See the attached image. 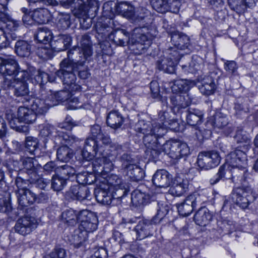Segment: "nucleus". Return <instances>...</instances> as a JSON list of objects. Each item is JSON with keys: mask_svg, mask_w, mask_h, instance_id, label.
<instances>
[{"mask_svg": "<svg viewBox=\"0 0 258 258\" xmlns=\"http://www.w3.org/2000/svg\"><path fill=\"white\" fill-rule=\"evenodd\" d=\"M148 200V196L139 190H135L132 193V202L136 206H140L146 204Z\"/></svg>", "mask_w": 258, "mask_h": 258, "instance_id": "43", "label": "nucleus"}, {"mask_svg": "<svg viewBox=\"0 0 258 258\" xmlns=\"http://www.w3.org/2000/svg\"><path fill=\"white\" fill-rule=\"evenodd\" d=\"M30 75L27 71H19L17 65V97L24 96V98H20L17 99V103H24V101H28L27 96L29 93L28 83L27 81L30 79Z\"/></svg>", "mask_w": 258, "mask_h": 258, "instance_id": "13", "label": "nucleus"}, {"mask_svg": "<svg viewBox=\"0 0 258 258\" xmlns=\"http://www.w3.org/2000/svg\"><path fill=\"white\" fill-rule=\"evenodd\" d=\"M171 175L165 170H158L152 178L153 184L157 187L165 188L169 186L172 181Z\"/></svg>", "mask_w": 258, "mask_h": 258, "instance_id": "22", "label": "nucleus"}, {"mask_svg": "<svg viewBox=\"0 0 258 258\" xmlns=\"http://www.w3.org/2000/svg\"><path fill=\"white\" fill-rule=\"evenodd\" d=\"M92 54V49L88 35L82 36L80 46H74L68 52V58L63 59L59 63V69L56 71V75L64 84L68 85L72 90L80 88V85L76 83L77 78L74 70L75 66L84 62Z\"/></svg>", "mask_w": 258, "mask_h": 258, "instance_id": "1", "label": "nucleus"}, {"mask_svg": "<svg viewBox=\"0 0 258 258\" xmlns=\"http://www.w3.org/2000/svg\"><path fill=\"white\" fill-rule=\"evenodd\" d=\"M226 161L232 167L244 168L246 165V155L242 151L236 149L227 156Z\"/></svg>", "mask_w": 258, "mask_h": 258, "instance_id": "16", "label": "nucleus"}, {"mask_svg": "<svg viewBox=\"0 0 258 258\" xmlns=\"http://www.w3.org/2000/svg\"><path fill=\"white\" fill-rule=\"evenodd\" d=\"M17 119L20 122L31 123L35 120L36 115L27 106L20 105L17 110Z\"/></svg>", "mask_w": 258, "mask_h": 258, "instance_id": "28", "label": "nucleus"}, {"mask_svg": "<svg viewBox=\"0 0 258 258\" xmlns=\"http://www.w3.org/2000/svg\"><path fill=\"white\" fill-rule=\"evenodd\" d=\"M116 10L123 17L129 19L131 17H132L133 12L135 9L126 2H120L117 6Z\"/></svg>", "mask_w": 258, "mask_h": 258, "instance_id": "46", "label": "nucleus"}, {"mask_svg": "<svg viewBox=\"0 0 258 258\" xmlns=\"http://www.w3.org/2000/svg\"><path fill=\"white\" fill-rule=\"evenodd\" d=\"M213 215L205 207L200 208L194 216V220L197 224L205 226L212 219Z\"/></svg>", "mask_w": 258, "mask_h": 258, "instance_id": "27", "label": "nucleus"}, {"mask_svg": "<svg viewBox=\"0 0 258 258\" xmlns=\"http://www.w3.org/2000/svg\"><path fill=\"white\" fill-rule=\"evenodd\" d=\"M220 159L219 153L216 151L202 152L199 153L197 163L200 168L208 170L218 166Z\"/></svg>", "mask_w": 258, "mask_h": 258, "instance_id": "10", "label": "nucleus"}, {"mask_svg": "<svg viewBox=\"0 0 258 258\" xmlns=\"http://www.w3.org/2000/svg\"><path fill=\"white\" fill-rule=\"evenodd\" d=\"M26 211L27 215L17 220V232L23 235L29 233L37 225L35 210L32 208H28Z\"/></svg>", "mask_w": 258, "mask_h": 258, "instance_id": "9", "label": "nucleus"}, {"mask_svg": "<svg viewBox=\"0 0 258 258\" xmlns=\"http://www.w3.org/2000/svg\"><path fill=\"white\" fill-rule=\"evenodd\" d=\"M168 209L166 206H161L157 210L156 215L152 219L154 224L159 223L167 214Z\"/></svg>", "mask_w": 258, "mask_h": 258, "instance_id": "58", "label": "nucleus"}, {"mask_svg": "<svg viewBox=\"0 0 258 258\" xmlns=\"http://www.w3.org/2000/svg\"><path fill=\"white\" fill-rule=\"evenodd\" d=\"M207 197L202 192H195L187 196L184 201L177 204L179 214L183 217L189 216L197 206L206 202Z\"/></svg>", "mask_w": 258, "mask_h": 258, "instance_id": "4", "label": "nucleus"}, {"mask_svg": "<svg viewBox=\"0 0 258 258\" xmlns=\"http://www.w3.org/2000/svg\"><path fill=\"white\" fill-rule=\"evenodd\" d=\"M74 71H78V76L82 79H86L89 77L90 74L89 73L88 68L84 67V63L81 65L79 64L75 66Z\"/></svg>", "mask_w": 258, "mask_h": 258, "instance_id": "61", "label": "nucleus"}, {"mask_svg": "<svg viewBox=\"0 0 258 258\" xmlns=\"http://www.w3.org/2000/svg\"><path fill=\"white\" fill-rule=\"evenodd\" d=\"M67 101V108L69 109H78L81 108L82 106V104L79 101V98L73 97L71 95H70V97Z\"/></svg>", "mask_w": 258, "mask_h": 258, "instance_id": "62", "label": "nucleus"}, {"mask_svg": "<svg viewBox=\"0 0 258 258\" xmlns=\"http://www.w3.org/2000/svg\"><path fill=\"white\" fill-rule=\"evenodd\" d=\"M179 186H185V188L188 189L189 181L185 174H178L175 177L174 183Z\"/></svg>", "mask_w": 258, "mask_h": 258, "instance_id": "60", "label": "nucleus"}, {"mask_svg": "<svg viewBox=\"0 0 258 258\" xmlns=\"http://www.w3.org/2000/svg\"><path fill=\"white\" fill-rule=\"evenodd\" d=\"M36 160L34 158L23 157L19 162V172L17 176V184L23 181H26V178L35 179V174L38 172V166L35 163Z\"/></svg>", "mask_w": 258, "mask_h": 258, "instance_id": "6", "label": "nucleus"}, {"mask_svg": "<svg viewBox=\"0 0 258 258\" xmlns=\"http://www.w3.org/2000/svg\"><path fill=\"white\" fill-rule=\"evenodd\" d=\"M2 73L8 76L13 75V78L16 76L14 74L16 71V61L12 59H4L3 64L0 67Z\"/></svg>", "mask_w": 258, "mask_h": 258, "instance_id": "39", "label": "nucleus"}, {"mask_svg": "<svg viewBox=\"0 0 258 258\" xmlns=\"http://www.w3.org/2000/svg\"><path fill=\"white\" fill-rule=\"evenodd\" d=\"M157 61L156 67L160 71L169 74L175 72V64L178 60L179 54L175 48H170L164 52Z\"/></svg>", "mask_w": 258, "mask_h": 258, "instance_id": "7", "label": "nucleus"}, {"mask_svg": "<svg viewBox=\"0 0 258 258\" xmlns=\"http://www.w3.org/2000/svg\"><path fill=\"white\" fill-rule=\"evenodd\" d=\"M119 160L121 163V170L122 171H123L124 169H127L129 166L135 163V160L130 154L126 153L123 154L120 156Z\"/></svg>", "mask_w": 258, "mask_h": 258, "instance_id": "53", "label": "nucleus"}, {"mask_svg": "<svg viewBox=\"0 0 258 258\" xmlns=\"http://www.w3.org/2000/svg\"><path fill=\"white\" fill-rule=\"evenodd\" d=\"M37 54L40 58L46 60L52 57L53 51L50 48L41 47L38 48Z\"/></svg>", "mask_w": 258, "mask_h": 258, "instance_id": "57", "label": "nucleus"}, {"mask_svg": "<svg viewBox=\"0 0 258 258\" xmlns=\"http://www.w3.org/2000/svg\"><path fill=\"white\" fill-rule=\"evenodd\" d=\"M37 200L36 195L27 188H22L17 190V200L22 207H27Z\"/></svg>", "mask_w": 258, "mask_h": 258, "instance_id": "23", "label": "nucleus"}, {"mask_svg": "<svg viewBox=\"0 0 258 258\" xmlns=\"http://www.w3.org/2000/svg\"><path fill=\"white\" fill-rule=\"evenodd\" d=\"M30 46L25 41H17V55L21 57H26L30 54Z\"/></svg>", "mask_w": 258, "mask_h": 258, "instance_id": "50", "label": "nucleus"}, {"mask_svg": "<svg viewBox=\"0 0 258 258\" xmlns=\"http://www.w3.org/2000/svg\"><path fill=\"white\" fill-rule=\"evenodd\" d=\"M50 101L48 97L45 100L40 98L33 99L31 101V104L32 112L35 113L36 116L44 114L49 107L56 105L54 100H52V102Z\"/></svg>", "mask_w": 258, "mask_h": 258, "instance_id": "18", "label": "nucleus"}, {"mask_svg": "<svg viewBox=\"0 0 258 258\" xmlns=\"http://www.w3.org/2000/svg\"><path fill=\"white\" fill-rule=\"evenodd\" d=\"M234 139L237 143H248L249 139L245 132L241 129H238L236 131V134L234 136Z\"/></svg>", "mask_w": 258, "mask_h": 258, "instance_id": "63", "label": "nucleus"}, {"mask_svg": "<svg viewBox=\"0 0 258 258\" xmlns=\"http://www.w3.org/2000/svg\"><path fill=\"white\" fill-rule=\"evenodd\" d=\"M153 8L157 12L164 13L168 11V0H151Z\"/></svg>", "mask_w": 258, "mask_h": 258, "instance_id": "49", "label": "nucleus"}, {"mask_svg": "<svg viewBox=\"0 0 258 258\" xmlns=\"http://www.w3.org/2000/svg\"><path fill=\"white\" fill-rule=\"evenodd\" d=\"M75 169L68 165H64L59 166L57 170V173H59L62 177L66 178V180L71 176L75 175Z\"/></svg>", "mask_w": 258, "mask_h": 258, "instance_id": "51", "label": "nucleus"}, {"mask_svg": "<svg viewBox=\"0 0 258 258\" xmlns=\"http://www.w3.org/2000/svg\"><path fill=\"white\" fill-rule=\"evenodd\" d=\"M123 173L133 180H140L144 176L143 170L136 163L122 171Z\"/></svg>", "mask_w": 258, "mask_h": 258, "instance_id": "36", "label": "nucleus"}, {"mask_svg": "<svg viewBox=\"0 0 258 258\" xmlns=\"http://www.w3.org/2000/svg\"><path fill=\"white\" fill-rule=\"evenodd\" d=\"M89 195L90 192L88 187L75 184L72 185L69 190L67 191L66 197L69 200L83 201L87 199Z\"/></svg>", "mask_w": 258, "mask_h": 258, "instance_id": "19", "label": "nucleus"}, {"mask_svg": "<svg viewBox=\"0 0 258 258\" xmlns=\"http://www.w3.org/2000/svg\"><path fill=\"white\" fill-rule=\"evenodd\" d=\"M166 134L165 127H161L159 125L155 132H152L144 136L143 142L145 145L148 148L156 147L159 145L158 139L162 137Z\"/></svg>", "mask_w": 258, "mask_h": 258, "instance_id": "20", "label": "nucleus"}, {"mask_svg": "<svg viewBox=\"0 0 258 258\" xmlns=\"http://www.w3.org/2000/svg\"><path fill=\"white\" fill-rule=\"evenodd\" d=\"M87 237V232L84 231L78 227L74 231L70 240L72 244H73L75 247L78 248L86 241Z\"/></svg>", "mask_w": 258, "mask_h": 258, "instance_id": "35", "label": "nucleus"}, {"mask_svg": "<svg viewBox=\"0 0 258 258\" xmlns=\"http://www.w3.org/2000/svg\"><path fill=\"white\" fill-rule=\"evenodd\" d=\"M170 102L172 105L173 111L175 113L180 112L181 109L186 108L190 104L188 96L181 94L171 96Z\"/></svg>", "mask_w": 258, "mask_h": 258, "instance_id": "24", "label": "nucleus"}, {"mask_svg": "<svg viewBox=\"0 0 258 258\" xmlns=\"http://www.w3.org/2000/svg\"><path fill=\"white\" fill-rule=\"evenodd\" d=\"M72 38L68 35H59L57 39L54 41L55 48L57 51H62L67 49L70 45Z\"/></svg>", "mask_w": 258, "mask_h": 258, "instance_id": "42", "label": "nucleus"}, {"mask_svg": "<svg viewBox=\"0 0 258 258\" xmlns=\"http://www.w3.org/2000/svg\"><path fill=\"white\" fill-rule=\"evenodd\" d=\"M147 11L144 8H140L137 11L133 12V16L130 18L129 20L133 22L138 23L144 19L146 16Z\"/></svg>", "mask_w": 258, "mask_h": 258, "instance_id": "55", "label": "nucleus"}, {"mask_svg": "<svg viewBox=\"0 0 258 258\" xmlns=\"http://www.w3.org/2000/svg\"><path fill=\"white\" fill-rule=\"evenodd\" d=\"M152 220L142 219L139 221L135 229L139 240L151 236L155 231Z\"/></svg>", "mask_w": 258, "mask_h": 258, "instance_id": "15", "label": "nucleus"}, {"mask_svg": "<svg viewBox=\"0 0 258 258\" xmlns=\"http://www.w3.org/2000/svg\"><path fill=\"white\" fill-rule=\"evenodd\" d=\"M63 85L65 86V88L67 90H61L58 92H54L53 94H51L49 97V100L50 102H52V100H54L56 102V105H57L59 101H65L69 100L70 97L71 92H75L80 90L81 87L80 86V88L77 90H72L71 87H70L67 84H64L62 82Z\"/></svg>", "mask_w": 258, "mask_h": 258, "instance_id": "31", "label": "nucleus"}, {"mask_svg": "<svg viewBox=\"0 0 258 258\" xmlns=\"http://www.w3.org/2000/svg\"><path fill=\"white\" fill-rule=\"evenodd\" d=\"M160 125L159 122L151 123L150 121H146L144 120H140L135 125V130L136 132L141 133L144 136L152 132H155L156 127Z\"/></svg>", "mask_w": 258, "mask_h": 258, "instance_id": "33", "label": "nucleus"}, {"mask_svg": "<svg viewBox=\"0 0 258 258\" xmlns=\"http://www.w3.org/2000/svg\"><path fill=\"white\" fill-rule=\"evenodd\" d=\"M152 39V36L147 27H137L134 29L128 44L135 53L142 54L151 45Z\"/></svg>", "mask_w": 258, "mask_h": 258, "instance_id": "3", "label": "nucleus"}, {"mask_svg": "<svg viewBox=\"0 0 258 258\" xmlns=\"http://www.w3.org/2000/svg\"><path fill=\"white\" fill-rule=\"evenodd\" d=\"M108 39L117 46H123L128 44L130 34L125 30L121 29L113 31L108 35Z\"/></svg>", "mask_w": 258, "mask_h": 258, "instance_id": "26", "label": "nucleus"}, {"mask_svg": "<svg viewBox=\"0 0 258 258\" xmlns=\"http://www.w3.org/2000/svg\"><path fill=\"white\" fill-rule=\"evenodd\" d=\"M124 122V118L121 114L117 110L109 112L106 118L108 126L113 129L119 128Z\"/></svg>", "mask_w": 258, "mask_h": 258, "instance_id": "29", "label": "nucleus"}, {"mask_svg": "<svg viewBox=\"0 0 258 258\" xmlns=\"http://www.w3.org/2000/svg\"><path fill=\"white\" fill-rule=\"evenodd\" d=\"M224 69L229 74L236 75L237 73L238 66L234 61L226 60L224 62Z\"/></svg>", "mask_w": 258, "mask_h": 258, "instance_id": "59", "label": "nucleus"}, {"mask_svg": "<svg viewBox=\"0 0 258 258\" xmlns=\"http://www.w3.org/2000/svg\"><path fill=\"white\" fill-rule=\"evenodd\" d=\"M112 144L110 137L103 133L97 140L88 138L85 141L82 156L85 160L90 161L95 156L100 157V155H106L107 148H110Z\"/></svg>", "mask_w": 258, "mask_h": 258, "instance_id": "2", "label": "nucleus"}, {"mask_svg": "<svg viewBox=\"0 0 258 258\" xmlns=\"http://www.w3.org/2000/svg\"><path fill=\"white\" fill-rule=\"evenodd\" d=\"M36 176L35 179L33 178H26V181H29L31 183H35L41 189H44L49 183L50 180L41 177L38 174V172L35 175Z\"/></svg>", "mask_w": 258, "mask_h": 258, "instance_id": "54", "label": "nucleus"}, {"mask_svg": "<svg viewBox=\"0 0 258 258\" xmlns=\"http://www.w3.org/2000/svg\"><path fill=\"white\" fill-rule=\"evenodd\" d=\"M228 4L231 9L237 13H243L245 10L244 0H228Z\"/></svg>", "mask_w": 258, "mask_h": 258, "instance_id": "52", "label": "nucleus"}, {"mask_svg": "<svg viewBox=\"0 0 258 258\" xmlns=\"http://www.w3.org/2000/svg\"><path fill=\"white\" fill-rule=\"evenodd\" d=\"M203 114L201 111L196 109H190L187 110L186 115L187 123L194 126L201 122Z\"/></svg>", "mask_w": 258, "mask_h": 258, "instance_id": "40", "label": "nucleus"}, {"mask_svg": "<svg viewBox=\"0 0 258 258\" xmlns=\"http://www.w3.org/2000/svg\"><path fill=\"white\" fill-rule=\"evenodd\" d=\"M70 16L68 14H61L59 15L57 26L62 30L68 28L71 25Z\"/></svg>", "mask_w": 258, "mask_h": 258, "instance_id": "56", "label": "nucleus"}, {"mask_svg": "<svg viewBox=\"0 0 258 258\" xmlns=\"http://www.w3.org/2000/svg\"><path fill=\"white\" fill-rule=\"evenodd\" d=\"M188 189L183 187L179 186L173 183V185L170 187L169 192V193L174 196H181L186 192Z\"/></svg>", "mask_w": 258, "mask_h": 258, "instance_id": "64", "label": "nucleus"}, {"mask_svg": "<svg viewBox=\"0 0 258 258\" xmlns=\"http://www.w3.org/2000/svg\"><path fill=\"white\" fill-rule=\"evenodd\" d=\"M200 91L204 95L213 94L216 90V85L214 80L210 77L204 78L198 85Z\"/></svg>", "mask_w": 258, "mask_h": 258, "instance_id": "30", "label": "nucleus"}, {"mask_svg": "<svg viewBox=\"0 0 258 258\" xmlns=\"http://www.w3.org/2000/svg\"><path fill=\"white\" fill-rule=\"evenodd\" d=\"M35 39L39 42L46 43L52 39L51 32L46 27H41L38 29L35 35Z\"/></svg>", "mask_w": 258, "mask_h": 258, "instance_id": "44", "label": "nucleus"}, {"mask_svg": "<svg viewBox=\"0 0 258 258\" xmlns=\"http://www.w3.org/2000/svg\"><path fill=\"white\" fill-rule=\"evenodd\" d=\"M63 140V144L66 145L59 147L57 151V158L61 162H68L73 156V150L68 147V145L71 146L74 143L78 140V138L74 136H69L64 134L62 136Z\"/></svg>", "mask_w": 258, "mask_h": 258, "instance_id": "14", "label": "nucleus"}, {"mask_svg": "<svg viewBox=\"0 0 258 258\" xmlns=\"http://www.w3.org/2000/svg\"><path fill=\"white\" fill-rule=\"evenodd\" d=\"M25 148L26 151L31 154H35L38 149V140L37 138L28 137L26 139Z\"/></svg>", "mask_w": 258, "mask_h": 258, "instance_id": "48", "label": "nucleus"}, {"mask_svg": "<svg viewBox=\"0 0 258 258\" xmlns=\"http://www.w3.org/2000/svg\"><path fill=\"white\" fill-rule=\"evenodd\" d=\"M226 166L227 165L224 164L220 167L217 174L210 179L211 184L214 185L220 180L230 178V176L227 175V173H230V171L226 169Z\"/></svg>", "mask_w": 258, "mask_h": 258, "instance_id": "45", "label": "nucleus"}, {"mask_svg": "<svg viewBox=\"0 0 258 258\" xmlns=\"http://www.w3.org/2000/svg\"><path fill=\"white\" fill-rule=\"evenodd\" d=\"M230 198L233 203L242 209H247L255 200L253 189L250 186L234 188Z\"/></svg>", "mask_w": 258, "mask_h": 258, "instance_id": "5", "label": "nucleus"}, {"mask_svg": "<svg viewBox=\"0 0 258 258\" xmlns=\"http://www.w3.org/2000/svg\"><path fill=\"white\" fill-rule=\"evenodd\" d=\"M196 85L194 81L186 79H177L174 81L172 90L176 93L186 92Z\"/></svg>", "mask_w": 258, "mask_h": 258, "instance_id": "32", "label": "nucleus"}, {"mask_svg": "<svg viewBox=\"0 0 258 258\" xmlns=\"http://www.w3.org/2000/svg\"><path fill=\"white\" fill-rule=\"evenodd\" d=\"M49 13L47 10L38 9L34 10L32 13V19L33 23L42 24L47 23L49 20Z\"/></svg>", "mask_w": 258, "mask_h": 258, "instance_id": "37", "label": "nucleus"}, {"mask_svg": "<svg viewBox=\"0 0 258 258\" xmlns=\"http://www.w3.org/2000/svg\"><path fill=\"white\" fill-rule=\"evenodd\" d=\"M161 149L174 159L187 156L189 153V149L187 144L178 141L166 142L163 145Z\"/></svg>", "mask_w": 258, "mask_h": 258, "instance_id": "8", "label": "nucleus"}, {"mask_svg": "<svg viewBox=\"0 0 258 258\" xmlns=\"http://www.w3.org/2000/svg\"><path fill=\"white\" fill-rule=\"evenodd\" d=\"M62 219L68 225L73 226L79 221V213L72 209L66 210L61 214Z\"/></svg>", "mask_w": 258, "mask_h": 258, "instance_id": "41", "label": "nucleus"}, {"mask_svg": "<svg viewBox=\"0 0 258 258\" xmlns=\"http://www.w3.org/2000/svg\"><path fill=\"white\" fill-rule=\"evenodd\" d=\"M208 125H211L214 128L219 129L225 127L224 133L228 136L232 131V129L230 127H226L228 124V119L226 117L220 112H217L214 115L210 117L207 122Z\"/></svg>", "mask_w": 258, "mask_h": 258, "instance_id": "21", "label": "nucleus"}, {"mask_svg": "<svg viewBox=\"0 0 258 258\" xmlns=\"http://www.w3.org/2000/svg\"><path fill=\"white\" fill-rule=\"evenodd\" d=\"M171 41L174 46L179 49L187 48L189 43V39L187 35L178 32L171 34Z\"/></svg>", "mask_w": 258, "mask_h": 258, "instance_id": "34", "label": "nucleus"}, {"mask_svg": "<svg viewBox=\"0 0 258 258\" xmlns=\"http://www.w3.org/2000/svg\"><path fill=\"white\" fill-rule=\"evenodd\" d=\"M107 183L106 187H109V189H113L114 197L119 199L124 197L128 192V185L116 174H111L106 179Z\"/></svg>", "mask_w": 258, "mask_h": 258, "instance_id": "11", "label": "nucleus"}, {"mask_svg": "<svg viewBox=\"0 0 258 258\" xmlns=\"http://www.w3.org/2000/svg\"><path fill=\"white\" fill-rule=\"evenodd\" d=\"M94 195L97 201L103 205H110L113 200L116 199L114 197V193L111 194L109 187L105 185L95 189Z\"/></svg>", "mask_w": 258, "mask_h": 258, "instance_id": "25", "label": "nucleus"}, {"mask_svg": "<svg viewBox=\"0 0 258 258\" xmlns=\"http://www.w3.org/2000/svg\"><path fill=\"white\" fill-rule=\"evenodd\" d=\"M98 160L102 162V164L97 165L96 161L94 164V170L99 173H108L110 172L114 167L113 162L115 159V155L110 153H106V155H100V157L95 156Z\"/></svg>", "mask_w": 258, "mask_h": 258, "instance_id": "17", "label": "nucleus"}, {"mask_svg": "<svg viewBox=\"0 0 258 258\" xmlns=\"http://www.w3.org/2000/svg\"><path fill=\"white\" fill-rule=\"evenodd\" d=\"M78 4L75 8L78 9V14L85 15L88 8H95L98 7V2L96 0H77Z\"/></svg>", "mask_w": 258, "mask_h": 258, "instance_id": "38", "label": "nucleus"}, {"mask_svg": "<svg viewBox=\"0 0 258 258\" xmlns=\"http://www.w3.org/2000/svg\"><path fill=\"white\" fill-rule=\"evenodd\" d=\"M66 178L58 175H53L51 180V188L54 191H60L66 185Z\"/></svg>", "mask_w": 258, "mask_h": 258, "instance_id": "47", "label": "nucleus"}, {"mask_svg": "<svg viewBox=\"0 0 258 258\" xmlns=\"http://www.w3.org/2000/svg\"><path fill=\"white\" fill-rule=\"evenodd\" d=\"M79 226L81 230L88 234L95 231L97 228L98 219L96 215L87 210H82L79 213Z\"/></svg>", "mask_w": 258, "mask_h": 258, "instance_id": "12", "label": "nucleus"}]
</instances>
